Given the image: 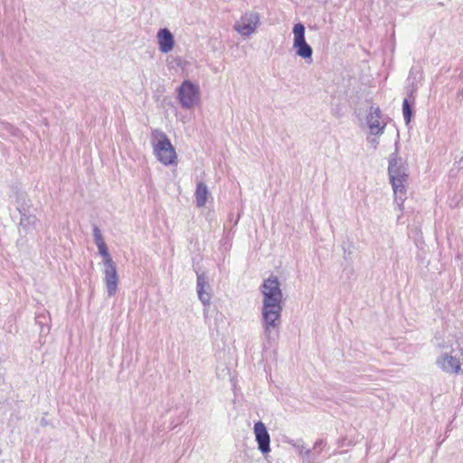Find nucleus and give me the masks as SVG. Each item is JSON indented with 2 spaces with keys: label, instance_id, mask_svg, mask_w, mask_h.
<instances>
[{
  "label": "nucleus",
  "instance_id": "nucleus-9",
  "mask_svg": "<svg viewBox=\"0 0 463 463\" xmlns=\"http://www.w3.org/2000/svg\"><path fill=\"white\" fill-rule=\"evenodd\" d=\"M104 282L106 285L109 297H112L117 293L118 285V274L116 263L104 265Z\"/></svg>",
  "mask_w": 463,
  "mask_h": 463
},
{
  "label": "nucleus",
  "instance_id": "nucleus-3",
  "mask_svg": "<svg viewBox=\"0 0 463 463\" xmlns=\"http://www.w3.org/2000/svg\"><path fill=\"white\" fill-rule=\"evenodd\" d=\"M153 152L157 160L165 165L176 163L177 155L174 146L165 132L155 129L151 134Z\"/></svg>",
  "mask_w": 463,
  "mask_h": 463
},
{
  "label": "nucleus",
  "instance_id": "nucleus-2",
  "mask_svg": "<svg viewBox=\"0 0 463 463\" xmlns=\"http://www.w3.org/2000/svg\"><path fill=\"white\" fill-rule=\"evenodd\" d=\"M440 354L436 365L449 374H463V340L453 339L439 344Z\"/></svg>",
  "mask_w": 463,
  "mask_h": 463
},
{
  "label": "nucleus",
  "instance_id": "nucleus-5",
  "mask_svg": "<svg viewBox=\"0 0 463 463\" xmlns=\"http://www.w3.org/2000/svg\"><path fill=\"white\" fill-rule=\"evenodd\" d=\"M260 24V16L257 12H246L238 19L233 29L242 37H249L256 33Z\"/></svg>",
  "mask_w": 463,
  "mask_h": 463
},
{
  "label": "nucleus",
  "instance_id": "nucleus-13",
  "mask_svg": "<svg viewBox=\"0 0 463 463\" xmlns=\"http://www.w3.org/2000/svg\"><path fill=\"white\" fill-rule=\"evenodd\" d=\"M391 184L395 196L394 201L401 208L406 198L407 179L391 180Z\"/></svg>",
  "mask_w": 463,
  "mask_h": 463
},
{
  "label": "nucleus",
  "instance_id": "nucleus-7",
  "mask_svg": "<svg viewBox=\"0 0 463 463\" xmlns=\"http://www.w3.org/2000/svg\"><path fill=\"white\" fill-rule=\"evenodd\" d=\"M388 173L391 180L408 179V167L395 151L390 156Z\"/></svg>",
  "mask_w": 463,
  "mask_h": 463
},
{
  "label": "nucleus",
  "instance_id": "nucleus-19",
  "mask_svg": "<svg viewBox=\"0 0 463 463\" xmlns=\"http://www.w3.org/2000/svg\"><path fill=\"white\" fill-rule=\"evenodd\" d=\"M367 140L369 143H371L373 145L374 149L377 147L378 140L375 137H373V138L367 137Z\"/></svg>",
  "mask_w": 463,
  "mask_h": 463
},
{
  "label": "nucleus",
  "instance_id": "nucleus-15",
  "mask_svg": "<svg viewBox=\"0 0 463 463\" xmlns=\"http://www.w3.org/2000/svg\"><path fill=\"white\" fill-rule=\"evenodd\" d=\"M36 216L32 214H25L23 213L20 220V225L23 226L25 229H30L31 227H33L36 223Z\"/></svg>",
  "mask_w": 463,
  "mask_h": 463
},
{
  "label": "nucleus",
  "instance_id": "nucleus-18",
  "mask_svg": "<svg viewBox=\"0 0 463 463\" xmlns=\"http://www.w3.org/2000/svg\"><path fill=\"white\" fill-rule=\"evenodd\" d=\"M93 237L94 242L98 248L106 244L103 235L97 225L93 226Z\"/></svg>",
  "mask_w": 463,
  "mask_h": 463
},
{
  "label": "nucleus",
  "instance_id": "nucleus-10",
  "mask_svg": "<svg viewBox=\"0 0 463 463\" xmlns=\"http://www.w3.org/2000/svg\"><path fill=\"white\" fill-rule=\"evenodd\" d=\"M254 434L259 449L263 454L269 452L270 437L263 422L258 421L254 424Z\"/></svg>",
  "mask_w": 463,
  "mask_h": 463
},
{
  "label": "nucleus",
  "instance_id": "nucleus-8",
  "mask_svg": "<svg viewBox=\"0 0 463 463\" xmlns=\"http://www.w3.org/2000/svg\"><path fill=\"white\" fill-rule=\"evenodd\" d=\"M367 125L370 129V134L373 136L383 135L386 123L382 120V112L378 107L372 106L369 109L367 118Z\"/></svg>",
  "mask_w": 463,
  "mask_h": 463
},
{
  "label": "nucleus",
  "instance_id": "nucleus-4",
  "mask_svg": "<svg viewBox=\"0 0 463 463\" xmlns=\"http://www.w3.org/2000/svg\"><path fill=\"white\" fill-rule=\"evenodd\" d=\"M177 99L184 109H190L200 101V88L190 80H184L177 88Z\"/></svg>",
  "mask_w": 463,
  "mask_h": 463
},
{
  "label": "nucleus",
  "instance_id": "nucleus-14",
  "mask_svg": "<svg viewBox=\"0 0 463 463\" xmlns=\"http://www.w3.org/2000/svg\"><path fill=\"white\" fill-rule=\"evenodd\" d=\"M210 195V192L208 187L203 182H199L195 190V203L197 207H203L207 202V199Z\"/></svg>",
  "mask_w": 463,
  "mask_h": 463
},
{
  "label": "nucleus",
  "instance_id": "nucleus-17",
  "mask_svg": "<svg viewBox=\"0 0 463 463\" xmlns=\"http://www.w3.org/2000/svg\"><path fill=\"white\" fill-rule=\"evenodd\" d=\"M402 113L405 123L409 124L411 122L412 110L407 99H405L402 102Z\"/></svg>",
  "mask_w": 463,
  "mask_h": 463
},
{
  "label": "nucleus",
  "instance_id": "nucleus-1",
  "mask_svg": "<svg viewBox=\"0 0 463 463\" xmlns=\"http://www.w3.org/2000/svg\"><path fill=\"white\" fill-rule=\"evenodd\" d=\"M261 299L262 348L268 350L277 344L280 335L284 295L277 276L270 275L260 286Z\"/></svg>",
  "mask_w": 463,
  "mask_h": 463
},
{
  "label": "nucleus",
  "instance_id": "nucleus-11",
  "mask_svg": "<svg viewBox=\"0 0 463 463\" xmlns=\"http://www.w3.org/2000/svg\"><path fill=\"white\" fill-rule=\"evenodd\" d=\"M197 294L200 301L207 306L210 304L212 295L210 293V285L205 274H197L196 281Z\"/></svg>",
  "mask_w": 463,
  "mask_h": 463
},
{
  "label": "nucleus",
  "instance_id": "nucleus-12",
  "mask_svg": "<svg viewBox=\"0 0 463 463\" xmlns=\"http://www.w3.org/2000/svg\"><path fill=\"white\" fill-rule=\"evenodd\" d=\"M159 50L163 53L171 52L175 45L172 33L167 28L160 29L156 34Z\"/></svg>",
  "mask_w": 463,
  "mask_h": 463
},
{
  "label": "nucleus",
  "instance_id": "nucleus-6",
  "mask_svg": "<svg viewBox=\"0 0 463 463\" xmlns=\"http://www.w3.org/2000/svg\"><path fill=\"white\" fill-rule=\"evenodd\" d=\"M293 48L296 51V54L303 59H310L313 53L311 46L306 42L305 39V26L301 24H296L292 30Z\"/></svg>",
  "mask_w": 463,
  "mask_h": 463
},
{
  "label": "nucleus",
  "instance_id": "nucleus-16",
  "mask_svg": "<svg viewBox=\"0 0 463 463\" xmlns=\"http://www.w3.org/2000/svg\"><path fill=\"white\" fill-rule=\"evenodd\" d=\"M99 253L103 258V265L113 263L114 260H112V257L110 256L107 245H103L98 248Z\"/></svg>",
  "mask_w": 463,
  "mask_h": 463
}]
</instances>
